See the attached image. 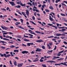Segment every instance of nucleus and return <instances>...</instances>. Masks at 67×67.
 <instances>
[{
	"instance_id": "1",
	"label": "nucleus",
	"mask_w": 67,
	"mask_h": 67,
	"mask_svg": "<svg viewBox=\"0 0 67 67\" xmlns=\"http://www.w3.org/2000/svg\"><path fill=\"white\" fill-rule=\"evenodd\" d=\"M27 4H29V5H30V6H32V5H34V6H35V3L34 2H33L32 3V4L30 2L27 3Z\"/></svg>"
},
{
	"instance_id": "2",
	"label": "nucleus",
	"mask_w": 67,
	"mask_h": 67,
	"mask_svg": "<svg viewBox=\"0 0 67 67\" xmlns=\"http://www.w3.org/2000/svg\"><path fill=\"white\" fill-rule=\"evenodd\" d=\"M29 32H30V34H34V35H36V34L34 33V31H32L31 30H29Z\"/></svg>"
},
{
	"instance_id": "3",
	"label": "nucleus",
	"mask_w": 67,
	"mask_h": 67,
	"mask_svg": "<svg viewBox=\"0 0 67 67\" xmlns=\"http://www.w3.org/2000/svg\"><path fill=\"white\" fill-rule=\"evenodd\" d=\"M1 27L3 29V30H8V27H5V26L3 27L2 26H1Z\"/></svg>"
},
{
	"instance_id": "4",
	"label": "nucleus",
	"mask_w": 67,
	"mask_h": 67,
	"mask_svg": "<svg viewBox=\"0 0 67 67\" xmlns=\"http://www.w3.org/2000/svg\"><path fill=\"white\" fill-rule=\"evenodd\" d=\"M9 2L12 6H14V5H15L14 3V2Z\"/></svg>"
},
{
	"instance_id": "5",
	"label": "nucleus",
	"mask_w": 67,
	"mask_h": 67,
	"mask_svg": "<svg viewBox=\"0 0 67 67\" xmlns=\"http://www.w3.org/2000/svg\"><path fill=\"white\" fill-rule=\"evenodd\" d=\"M49 19L51 21L54 22V19L52 18V16H49Z\"/></svg>"
},
{
	"instance_id": "6",
	"label": "nucleus",
	"mask_w": 67,
	"mask_h": 67,
	"mask_svg": "<svg viewBox=\"0 0 67 67\" xmlns=\"http://www.w3.org/2000/svg\"><path fill=\"white\" fill-rule=\"evenodd\" d=\"M23 66V64L19 63L17 64V66L18 67H21Z\"/></svg>"
},
{
	"instance_id": "7",
	"label": "nucleus",
	"mask_w": 67,
	"mask_h": 67,
	"mask_svg": "<svg viewBox=\"0 0 67 67\" xmlns=\"http://www.w3.org/2000/svg\"><path fill=\"white\" fill-rule=\"evenodd\" d=\"M36 42H37L38 43H40V42H43V41L42 40H36Z\"/></svg>"
},
{
	"instance_id": "8",
	"label": "nucleus",
	"mask_w": 67,
	"mask_h": 67,
	"mask_svg": "<svg viewBox=\"0 0 67 67\" xmlns=\"http://www.w3.org/2000/svg\"><path fill=\"white\" fill-rule=\"evenodd\" d=\"M29 53V52L26 51H23L22 52V54H25V53Z\"/></svg>"
},
{
	"instance_id": "9",
	"label": "nucleus",
	"mask_w": 67,
	"mask_h": 67,
	"mask_svg": "<svg viewBox=\"0 0 67 67\" xmlns=\"http://www.w3.org/2000/svg\"><path fill=\"white\" fill-rule=\"evenodd\" d=\"M41 49L39 48H37V49L36 50V52H41Z\"/></svg>"
},
{
	"instance_id": "10",
	"label": "nucleus",
	"mask_w": 67,
	"mask_h": 67,
	"mask_svg": "<svg viewBox=\"0 0 67 67\" xmlns=\"http://www.w3.org/2000/svg\"><path fill=\"white\" fill-rule=\"evenodd\" d=\"M28 35L30 36H30L29 37V38H32L33 36V35H32L31 34H28Z\"/></svg>"
},
{
	"instance_id": "11",
	"label": "nucleus",
	"mask_w": 67,
	"mask_h": 67,
	"mask_svg": "<svg viewBox=\"0 0 67 67\" xmlns=\"http://www.w3.org/2000/svg\"><path fill=\"white\" fill-rule=\"evenodd\" d=\"M29 13H30L29 12V11L27 10H26V15H27V16H29Z\"/></svg>"
},
{
	"instance_id": "12",
	"label": "nucleus",
	"mask_w": 67,
	"mask_h": 67,
	"mask_svg": "<svg viewBox=\"0 0 67 67\" xmlns=\"http://www.w3.org/2000/svg\"><path fill=\"white\" fill-rule=\"evenodd\" d=\"M52 52H53V50H52L51 51H48L47 53H48V54H51V53H52Z\"/></svg>"
},
{
	"instance_id": "13",
	"label": "nucleus",
	"mask_w": 67,
	"mask_h": 67,
	"mask_svg": "<svg viewBox=\"0 0 67 67\" xmlns=\"http://www.w3.org/2000/svg\"><path fill=\"white\" fill-rule=\"evenodd\" d=\"M30 23H32V24H34V25H36V24L35 23H34V22H33V21H30Z\"/></svg>"
},
{
	"instance_id": "14",
	"label": "nucleus",
	"mask_w": 67,
	"mask_h": 67,
	"mask_svg": "<svg viewBox=\"0 0 67 67\" xmlns=\"http://www.w3.org/2000/svg\"><path fill=\"white\" fill-rule=\"evenodd\" d=\"M3 40H5V41H9V39L5 38H4L3 39Z\"/></svg>"
},
{
	"instance_id": "15",
	"label": "nucleus",
	"mask_w": 67,
	"mask_h": 67,
	"mask_svg": "<svg viewBox=\"0 0 67 67\" xmlns=\"http://www.w3.org/2000/svg\"><path fill=\"white\" fill-rule=\"evenodd\" d=\"M56 36H61V34H56Z\"/></svg>"
},
{
	"instance_id": "16",
	"label": "nucleus",
	"mask_w": 67,
	"mask_h": 67,
	"mask_svg": "<svg viewBox=\"0 0 67 67\" xmlns=\"http://www.w3.org/2000/svg\"><path fill=\"white\" fill-rule=\"evenodd\" d=\"M18 28H20V29H24V28L22 27V26H18Z\"/></svg>"
},
{
	"instance_id": "17",
	"label": "nucleus",
	"mask_w": 67,
	"mask_h": 67,
	"mask_svg": "<svg viewBox=\"0 0 67 67\" xmlns=\"http://www.w3.org/2000/svg\"><path fill=\"white\" fill-rule=\"evenodd\" d=\"M14 63L15 66H17V64L16 63V61H15L14 62Z\"/></svg>"
},
{
	"instance_id": "18",
	"label": "nucleus",
	"mask_w": 67,
	"mask_h": 67,
	"mask_svg": "<svg viewBox=\"0 0 67 67\" xmlns=\"http://www.w3.org/2000/svg\"><path fill=\"white\" fill-rule=\"evenodd\" d=\"M20 7H21V6L18 5L17 6H15V8H20Z\"/></svg>"
},
{
	"instance_id": "19",
	"label": "nucleus",
	"mask_w": 67,
	"mask_h": 67,
	"mask_svg": "<svg viewBox=\"0 0 67 67\" xmlns=\"http://www.w3.org/2000/svg\"><path fill=\"white\" fill-rule=\"evenodd\" d=\"M24 41H25V42H29V41H30L29 40L26 39H24Z\"/></svg>"
},
{
	"instance_id": "20",
	"label": "nucleus",
	"mask_w": 67,
	"mask_h": 67,
	"mask_svg": "<svg viewBox=\"0 0 67 67\" xmlns=\"http://www.w3.org/2000/svg\"><path fill=\"white\" fill-rule=\"evenodd\" d=\"M6 43L7 44V42H4L3 41H0V43Z\"/></svg>"
},
{
	"instance_id": "21",
	"label": "nucleus",
	"mask_w": 67,
	"mask_h": 67,
	"mask_svg": "<svg viewBox=\"0 0 67 67\" xmlns=\"http://www.w3.org/2000/svg\"><path fill=\"white\" fill-rule=\"evenodd\" d=\"M35 32H36V33H37L38 34H41V32L38 31H35Z\"/></svg>"
},
{
	"instance_id": "22",
	"label": "nucleus",
	"mask_w": 67,
	"mask_h": 67,
	"mask_svg": "<svg viewBox=\"0 0 67 67\" xmlns=\"http://www.w3.org/2000/svg\"><path fill=\"white\" fill-rule=\"evenodd\" d=\"M61 65V63L60 64H55V66H60Z\"/></svg>"
},
{
	"instance_id": "23",
	"label": "nucleus",
	"mask_w": 67,
	"mask_h": 67,
	"mask_svg": "<svg viewBox=\"0 0 67 67\" xmlns=\"http://www.w3.org/2000/svg\"><path fill=\"white\" fill-rule=\"evenodd\" d=\"M49 8L50 9H51V10H53V7L52 6H50L49 7Z\"/></svg>"
},
{
	"instance_id": "24",
	"label": "nucleus",
	"mask_w": 67,
	"mask_h": 67,
	"mask_svg": "<svg viewBox=\"0 0 67 67\" xmlns=\"http://www.w3.org/2000/svg\"><path fill=\"white\" fill-rule=\"evenodd\" d=\"M64 52V50L61 51L60 52H59L58 54H61V53H63Z\"/></svg>"
},
{
	"instance_id": "25",
	"label": "nucleus",
	"mask_w": 67,
	"mask_h": 67,
	"mask_svg": "<svg viewBox=\"0 0 67 67\" xmlns=\"http://www.w3.org/2000/svg\"><path fill=\"white\" fill-rule=\"evenodd\" d=\"M41 47L42 49H45V46H41Z\"/></svg>"
},
{
	"instance_id": "26",
	"label": "nucleus",
	"mask_w": 67,
	"mask_h": 67,
	"mask_svg": "<svg viewBox=\"0 0 67 67\" xmlns=\"http://www.w3.org/2000/svg\"><path fill=\"white\" fill-rule=\"evenodd\" d=\"M60 14V15H62V16H66V15H65V14H64L61 13Z\"/></svg>"
},
{
	"instance_id": "27",
	"label": "nucleus",
	"mask_w": 67,
	"mask_h": 67,
	"mask_svg": "<svg viewBox=\"0 0 67 67\" xmlns=\"http://www.w3.org/2000/svg\"><path fill=\"white\" fill-rule=\"evenodd\" d=\"M60 0H57L55 1V2L57 3L58 2H60Z\"/></svg>"
},
{
	"instance_id": "28",
	"label": "nucleus",
	"mask_w": 67,
	"mask_h": 67,
	"mask_svg": "<svg viewBox=\"0 0 67 67\" xmlns=\"http://www.w3.org/2000/svg\"><path fill=\"white\" fill-rule=\"evenodd\" d=\"M14 52H19V50H15L14 51Z\"/></svg>"
},
{
	"instance_id": "29",
	"label": "nucleus",
	"mask_w": 67,
	"mask_h": 67,
	"mask_svg": "<svg viewBox=\"0 0 67 67\" xmlns=\"http://www.w3.org/2000/svg\"><path fill=\"white\" fill-rule=\"evenodd\" d=\"M47 46L49 47V49H50V48H51V47L49 45V44H47Z\"/></svg>"
},
{
	"instance_id": "30",
	"label": "nucleus",
	"mask_w": 67,
	"mask_h": 67,
	"mask_svg": "<svg viewBox=\"0 0 67 67\" xmlns=\"http://www.w3.org/2000/svg\"><path fill=\"white\" fill-rule=\"evenodd\" d=\"M62 32H64L65 31H66V29H62Z\"/></svg>"
},
{
	"instance_id": "31",
	"label": "nucleus",
	"mask_w": 67,
	"mask_h": 67,
	"mask_svg": "<svg viewBox=\"0 0 67 67\" xmlns=\"http://www.w3.org/2000/svg\"><path fill=\"white\" fill-rule=\"evenodd\" d=\"M35 51H32L31 52V54H34V53H35Z\"/></svg>"
},
{
	"instance_id": "32",
	"label": "nucleus",
	"mask_w": 67,
	"mask_h": 67,
	"mask_svg": "<svg viewBox=\"0 0 67 67\" xmlns=\"http://www.w3.org/2000/svg\"><path fill=\"white\" fill-rule=\"evenodd\" d=\"M53 27H55V29H57V28L56 26H52Z\"/></svg>"
},
{
	"instance_id": "33",
	"label": "nucleus",
	"mask_w": 67,
	"mask_h": 67,
	"mask_svg": "<svg viewBox=\"0 0 67 67\" xmlns=\"http://www.w3.org/2000/svg\"><path fill=\"white\" fill-rule=\"evenodd\" d=\"M48 38H52V37H54V36H48Z\"/></svg>"
},
{
	"instance_id": "34",
	"label": "nucleus",
	"mask_w": 67,
	"mask_h": 67,
	"mask_svg": "<svg viewBox=\"0 0 67 67\" xmlns=\"http://www.w3.org/2000/svg\"><path fill=\"white\" fill-rule=\"evenodd\" d=\"M42 66L43 67H46V66L45 64H42Z\"/></svg>"
},
{
	"instance_id": "35",
	"label": "nucleus",
	"mask_w": 67,
	"mask_h": 67,
	"mask_svg": "<svg viewBox=\"0 0 67 67\" xmlns=\"http://www.w3.org/2000/svg\"><path fill=\"white\" fill-rule=\"evenodd\" d=\"M15 46H14V45H12L10 47V48H13V47H15Z\"/></svg>"
},
{
	"instance_id": "36",
	"label": "nucleus",
	"mask_w": 67,
	"mask_h": 67,
	"mask_svg": "<svg viewBox=\"0 0 67 67\" xmlns=\"http://www.w3.org/2000/svg\"><path fill=\"white\" fill-rule=\"evenodd\" d=\"M45 10L46 12H49V10L48 9H45Z\"/></svg>"
},
{
	"instance_id": "37",
	"label": "nucleus",
	"mask_w": 67,
	"mask_h": 67,
	"mask_svg": "<svg viewBox=\"0 0 67 67\" xmlns=\"http://www.w3.org/2000/svg\"><path fill=\"white\" fill-rule=\"evenodd\" d=\"M62 5H64V6H65V7H67L66 5V4L64 3H62Z\"/></svg>"
},
{
	"instance_id": "38",
	"label": "nucleus",
	"mask_w": 67,
	"mask_h": 67,
	"mask_svg": "<svg viewBox=\"0 0 67 67\" xmlns=\"http://www.w3.org/2000/svg\"><path fill=\"white\" fill-rule=\"evenodd\" d=\"M40 62H44V60H43L42 59H40Z\"/></svg>"
},
{
	"instance_id": "39",
	"label": "nucleus",
	"mask_w": 67,
	"mask_h": 67,
	"mask_svg": "<svg viewBox=\"0 0 67 67\" xmlns=\"http://www.w3.org/2000/svg\"><path fill=\"white\" fill-rule=\"evenodd\" d=\"M32 18L33 20H35V17H34V16H32Z\"/></svg>"
},
{
	"instance_id": "40",
	"label": "nucleus",
	"mask_w": 67,
	"mask_h": 67,
	"mask_svg": "<svg viewBox=\"0 0 67 67\" xmlns=\"http://www.w3.org/2000/svg\"><path fill=\"white\" fill-rule=\"evenodd\" d=\"M1 48L2 49H4L5 48V47L2 46Z\"/></svg>"
},
{
	"instance_id": "41",
	"label": "nucleus",
	"mask_w": 67,
	"mask_h": 67,
	"mask_svg": "<svg viewBox=\"0 0 67 67\" xmlns=\"http://www.w3.org/2000/svg\"><path fill=\"white\" fill-rule=\"evenodd\" d=\"M46 7V5L45 4H44L42 6V7L43 8H44V7Z\"/></svg>"
},
{
	"instance_id": "42",
	"label": "nucleus",
	"mask_w": 67,
	"mask_h": 67,
	"mask_svg": "<svg viewBox=\"0 0 67 67\" xmlns=\"http://www.w3.org/2000/svg\"><path fill=\"white\" fill-rule=\"evenodd\" d=\"M59 29H64V28H65V27H59Z\"/></svg>"
},
{
	"instance_id": "43",
	"label": "nucleus",
	"mask_w": 67,
	"mask_h": 67,
	"mask_svg": "<svg viewBox=\"0 0 67 67\" xmlns=\"http://www.w3.org/2000/svg\"><path fill=\"white\" fill-rule=\"evenodd\" d=\"M63 43L65 44H66V45H67V42H66V41H63Z\"/></svg>"
},
{
	"instance_id": "44",
	"label": "nucleus",
	"mask_w": 67,
	"mask_h": 67,
	"mask_svg": "<svg viewBox=\"0 0 67 67\" xmlns=\"http://www.w3.org/2000/svg\"><path fill=\"white\" fill-rule=\"evenodd\" d=\"M20 20L21 21V22L22 23H23V20L22 19H20Z\"/></svg>"
},
{
	"instance_id": "45",
	"label": "nucleus",
	"mask_w": 67,
	"mask_h": 67,
	"mask_svg": "<svg viewBox=\"0 0 67 67\" xmlns=\"http://www.w3.org/2000/svg\"><path fill=\"white\" fill-rule=\"evenodd\" d=\"M56 47H57L56 46H55V48H54V49H53L54 51V50H56Z\"/></svg>"
},
{
	"instance_id": "46",
	"label": "nucleus",
	"mask_w": 67,
	"mask_h": 67,
	"mask_svg": "<svg viewBox=\"0 0 67 67\" xmlns=\"http://www.w3.org/2000/svg\"><path fill=\"white\" fill-rule=\"evenodd\" d=\"M56 61H51L50 60V63H56Z\"/></svg>"
},
{
	"instance_id": "47",
	"label": "nucleus",
	"mask_w": 67,
	"mask_h": 67,
	"mask_svg": "<svg viewBox=\"0 0 67 67\" xmlns=\"http://www.w3.org/2000/svg\"><path fill=\"white\" fill-rule=\"evenodd\" d=\"M49 45H50V46H51V45H53V43H52V42L49 43Z\"/></svg>"
},
{
	"instance_id": "48",
	"label": "nucleus",
	"mask_w": 67,
	"mask_h": 67,
	"mask_svg": "<svg viewBox=\"0 0 67 67\" xmlns=\"http://www.w3.org/2000/svg\"><path fill=\"white\" fill-rule=\"evenodd\" d=\"M10 55L9 54H7L6 56V58L8 57H10Z\"/></svg>"
},
{
	"instance_id": "49",
	"label": "nucleus",
	"mask_w": 67,
	"mask_h": 67,
	"mask_svg": "<svg viewBox=\"0 0 67 67\" xmlns=\"http://www.w3.org/2000/svg\"><path fill=\"white\" fill-rule=\"evenodd\" d=\"M48 25H49V26H52V25H53L52 24H48Z\"/></svg>"
},
{
	"instance_id": "50",
	"label": "nucleus",
	"mask_w": 67,
	"mask_h": 67,
	"mask_svg": "<svg viewBox=\"0 0 67 67\" xmlns=\"http://www.w3.org/2000/svg\"><path fill=\"white\" fill-rule=\"evenodd\" d=\"M22 46H25V47H26V45H25V44H23V43L22 44Z\"/></svg>"
},
{
	"instance_id": "51",
	"label": "nucleus",
	"mask_w": 67,
	"mask_h": 67,
	"mask_svg": "<svg viewBox=\"0 0 67 67\" xmlns=\"http://www.w3.org/2000/svg\"><path fill=\"white\" fill-rule=\"evenodd\" d=\"M13 19V20H14V21H18V20L15 18H14Z\"/></svg>"
},
{
	"instance_id": "52",
	"label": "nucleus",
	"mask_w": 67,
	"mask_h": 67,
	"mask_svg": "<svg viewBox=\"0 0 67 67\" xmlns=\"http://www.w3.org/2000/svg\"><path fill=\"white\" fill-rule=\"evenodd\" d=\"M31 44L30 43H28L27 44V46H30Z\"/></svg>"
},
{
	"instance_id": "53",
	"label": "nucleus",
	"mask_w": 67,
	"mask_h": 67,
	"mask_svg": "<svg viewBox=\"0 0 67 67\" xmlns=\"http://www.w3.org/2000/svg\"><path fill=\"white\" fill-rule=\"evenodd\" d=\"M38 59H37V60H34L33 61V62H37V61H38Z\"/></svg>"
},
{
	"instance_id": "54",
	"label": "nucleus",
	"mask_w": 67,
	"mask_h": 67,
	"mask_svg": "<svg viewBox=\"0 0 67 67\" xmlns=\"http://www.w3.org/2000/svg\"><path fill=\"white\" fill-rule=\"evenodd\" d=\"M9 63L10 65H12V61H11V60H10Z\"/></svg>"
},
{
	"instance_id": "55",
	"label": "nucleus",
	"mask_w": 67,
	"mask_h": 67,
	"mask_svg": "<svg viewBox=\"0 0 67 67\" xmlns=\"http://www.w3.org/2000/svg\"><path fill=\"white\" fill-rule=\"evenodd\" d=\"M26 4H23L22 5V7H25V5Z\"/></svg>"
},
{
	"instance_id": "56",
	"label": "nucleus",
	"mask_w": 67,
	"mask_h": 67,
	"mask_svg": "<svg viewBox=\"0 0 67 67\" xmlns=\"http://www.w3.org/2000/svg\"><path fill=\"white\" fill-rule=\"evenodd\" d=\"M22 14L24 15H26V14H25V13L24 12H22Z\"/></svg>"
},
{
	"instance_id": "57",
	"label": "nucleus",
	"mask_w": 67,
	"mask_h": 67,
	"mask_svg": "<svg viewBox=\"0 0 67 67\" xmlns=\"http://www.w3.org/2000/svg\"><path fill=\"white\" fill-rule=\"evenodd\" d=\"M8 34V32H6V33H3V35H5V34Z\"/></svg>"
},
{
	"instance_id": "58",
	"label": "nucleus",
	"mask_w": 67,
	"mask_h": 67,
	"mask_svg": "<svg viewBox=\"0 0 67 67\" xmlns=\"http://www.w3.org/2000/svg\"><path fill=\"white\" fill-rule=\"evenodd\" d=\"M8 33H9V34H13V33L11 32H8Z\"/></svg>"
},
{
	"instance_id": "59",
	"label": "nucleus",
	"mask_w": 67,
	"mask_h": 67,
	"mask_svg": "<svg viewBox=\"0 0 67 67\" xmlns=\"http://www.w3.org/2000/svg\"><path fill=\"white\" fill-rule=\"evenodd\" d=\"M1 10H4V11H6V9H5L4 8H3V9H1Z\"/></svg>"
},
{
	"instance_id": "60",
	"label": "nucleus",
	"mask_w": 67,
	"mask_h": 67,
	"mask_svg": "<svg viewBox=\"0 0 67 67\" xmlns=\"http://www.w3.org/2000/svg\"><path fill=\"white\" fill-rule=\"evenodd\" d=\"M8 43H10V44H13V42H10L9 41Z\"/></svg>"
},
{
	"instance_id": "61",
	"label": "nucleus",
	"mask_w": 67,
	"mask_h": 67,
	"mask_svg": "<svg viewBox=\"0 0 67 67\" xmlns=\"http://www.w3.org/2000/svg\"><path fill=\"white\" fill-rule=\"evenodd\" d=\"M21 37L22 36H18V38H22Z\"/></svg>"
},
{
	"instance_id": "62",
	"label": "nucleus",
	"mask_w": 67,
	"mask_h": 67,
	"mask_svg": "<svg viewBox=\"0 0 67 67\" xmlns=\"http://www.w3.org/2000/svg\"><path fill=\"white\" fill-rule=\"evenodd\" d=\"M3 55L6 58H7V56H6V54H3Z\"/></svg>"
},
{
	"instance_id": "63",
	"label": "nucleus",
	"mask_w": 67,
	"mask_h": 67,
	"mask_svg": "<svg viewBox=\"0 0 67 67\" xmlns=\"http://www.w3.org/2000/svg\"><path fill=\"white\" fill-rule=\"evenodd\" d=\"M36 12H40V11L37 9H36Z\"/></svg>"
},
{
	"instance_id": "64",
	"label": "nucleus",
	"mask_w": 67,
	"mask_h": 67,
	"mask_svg": "<svg viewBox=\"0 0 67 67\" xmlns=\"http://www.w3.org/2000/svg\"><path fill=\"white\" fill-rule=\"evenodd\" d=\"M63 3H65L66 4H67V1H64L63 2Z\"/></svg>"
}]
</instances>
